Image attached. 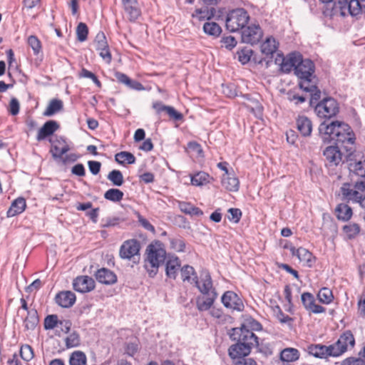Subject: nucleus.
<instances>
[{
	"label": "nucleus",
	"instance_id": "obj_1",
	"mask_svg": "<svg viewBox=\"0 0 365 365\" xmlns=\"http://www.w3.org/2000/svg\"><path fill=\"white\" fill-rule=\"evenodd\" d=\"M230 338L237 343L230 346L229 356L235 364L245 365V357L258 345L257 336L245 329H232Z\"/></svg>",
	"mask_w": 365,
	"mask_h": 365
},
{
	"label": "nucleus",
	"instance_id": "obj_2",
	"mask_svg": "<svg viewBox=\"0 0 365 365\" xmlns=\"http://www.w3.org/2000/svg\"><path fill=\"white\" fill-rule=\"evenodd\" d=\"M319 132L324 141H333L336 144H354L355 140L351 128L337 120L330 123H322L319 126Z\"/></svg>",
	"mask_w": 365,
	"mask_h": 365
},
{
	"label": "nucleus",
	"instance_id": "obj_3",
	"mask_svg": "<svg viewBox=\"0 0 365 365\" xmlns=\"http://www.w3.org/2000/svg\"><path fill=\"white\" fill-rule=\"evenodd\" d=\"M145 254L144 267L149 276L153 277L158 273L159 267L164 263L166 251L160 241H155L147 247Z\"/></svg>",
	"mask_w": 365,
	"mask_h": 365
},
{
	"label": "nucleus",
	"instance_id": "obj_4",
	"mask_svg": "<svg viewBox=\"0 0 365 365\" xmlns=\"http://www.w3.org/2000/svg\"><path fill=\"white\" fill-rule=\"evenodd\" d=\"M249 20L250 16L245 9H236L228 13L225 26L230 32H236L244 29Z\"/></svg>",
	"mask_w": 365,
	"mask_h": 365
},
{
	"label": "nucleus",
	"instance_id": "obj_5",
	"mask_svg": "<svg viewBox=\"0 0 365 365\" xmlns=\"http://www.w3.org/2000/svg\"><path fill=\"white\" fill-rule=\"evenodd\" d=\"M336 7L338 8L342 16H358L365 14V0H337Z\"/></svg>",
	"mask_w": 365,
	"mask_h": 365
},
{
	"label": "nucleus",
	"instance_id": "obj_6",
	"mask_svg": "<svg viewBox=\"0 0 365 365\" xmlns=\"http://www.w3.org/2000/svg\"><path fill=\"white\" fill-rule=\"evenodd\" d=\"M363 187L364 185L361 183H359V182H356L355 184L343 183L340 188L342 200L359 203V200H361L364 195Z\"/></svg>",
	"mask_w": 365,
	"mask_h": 365
},
{
	"label": "nucleus",
	"instance_id": "obj_7",
	"mask_svg": "<svg viewBox=\"0 0 365 365\" xmlns=\"http://www.w3.org/2000/svg\"><path fill=\"white\" fill-rule=\"evenodd\" d=\"M315 112L321 118H331L339 113L338 103L332 98H324L317 104Z\"/></svg>",
	"mask_w": 365,
	"mask_h": 365
},
{
	"label": "nucleus",
	"instance_id": "obj_8",
	"mask_svg": "<svg viewBox=\"0 0 365 365\" xmlns=\"http://www.w3.org/2000/svg\"><path fill=\"white\" fill-rule=\"evenodd\" d=\"M355 344V339L351 331L341 334L338 340L332 344L335 356H339L346 351L352 349Z\"/></svg>",
	"mask_w": 365,
	"mask_h": 365
},
{
	"label": "nucleus",
	"instance_id": "obj_9",
	"mask_svg": "<svg viewBox=\"0 0 365 365\" xmlns=\"http://www.w3.org/2000/svg\"><path fill=\"white\" fill-rule=\"evenodd\" d=\"M348 168L350 173L365 177V158L359 153L350 154L348 159Z\"/></svg>",
	"mask_w": 365,
	"mask_h": 365
},
{
	"label": "nucleus",
	"instance_id": "obj_10",
	"mask_svg": "<svg viewBox=\"0 0 365 365\" xmlns=\"http://www.w3.org/2000/svg\"><path fill=\"white\" fill-rule=\"evenodd\" d=\"M300 60V54L292 53L287 57L282 54H277L274 62L279 66L280 71L284 73H289L292 68L295 70L297 63Z\"/></svg>",
	"mask_w": 365,
	"mask_h": 365
},
{
	"label": "nucleus",
	"instance_id": "obj_11",
	"mask_svg": "<svg viewBox=\"0 0 365 365\" xmlns=\"http://www.w3.org/2000/svg\"><path fill=\"white\" fill-rule=\"evenodd\" d=\"M140 242L135 239L125 241L120 247L119 255L122 259H131L139 255Z\"/></svg>",
	"mask_w": 365,
	"mask_h": 365
},
{
	"label": "nucleus",
	"instance_id": "obj_12",
	"mask_svg": "<svg viewBox=\"0 0 365 365\" xmlns=\"http://www.w3.org/2000/svg\"><path fill=\"white\" fill-rule=\"evenodd\" d=\"M192 282L195 284V286L202 294H210L212 292H216L212 285L211 276L207 271L202 272L199 280L197 276H195L192 279Z\"/></svg>",
	"mask_w": 365,
	"mask_h": 365
},
{
	"label": "nucleus",
	"instance_id": "obj_13",
	"mask_svg": "<svg viewBox=\"0 0 365 365\" xmlns=\"http://www.w3.org/2000/svg\"><path fill=\"white\" fill-rule=\"evenodd\" d=\"M262 31L259 25H251L244 29L242 33V41L245 43H257L262 37Z\"/></svg>",
	"mask_w": 365,
	"mask_h": 365
},
{
	"label": "nucleus",
	"instance_id": "obj_14",
	"mask_svg": "<svg viewBox=\"0 0 365 365\" xmlns=\"http://www.w3.org/2000/svg\"><path fill=\"white\" fill-rule=\"evenodd\" d=\"M314 71L313 62L309 59H302L300 54V60L297 63L295 74L299 78H310Z\"/></svg>",
	"mask_w": 365,
	"mask_h": 365
},
{
	"label": "nucleus",
	"instance_id": "obj_15",
	"mask_svg": "<svg viewBox=\"0 0 365 365\" xmlns=\"http://www.w3.org/2000/svg\"><path fill=\"white\" fill-rule=\"evenodd\" d=\"M223 305L233 310L242 311L244 304L241 299L232 291H227L224 293L221 299Z\"/></svg>",
	"mask_w": 365,
	"mask_h": 365
},
{
	"label": "nucleus",
	"instance_id": "obj_16",
	"mask_svg": "<svg viewBox=\"0 0 365 365\" xmlns=\"http://www.w3.org/2000/svg\"><path fill=\"white\" fill-rule=\"evenodd\" d=\"M51 153L52 157L56 161L59 159H62V156L70 150L69 145L62 138H57L55 140H51Z\"/></svg>",
	"mask_w": 365,
	"mask_h": 365
},
{
	"label": "nucleus",
	"instance_id": "obj_17",
	"mask_svg": "<svg viewBox=\"0 0 365 365\" xmlns=\"http://www.w3.org/2000/svg\"><path fill=\"white\" fill-rule=\"evenodd\" d=\"M302 302L304 308L314 314H321L326 312V309L316 304L314 297L309 292H304L301 296Z\"/></svg>",
	"mask_w": 365,
	"mask_h": 365
},
{
	"label": "nucleus",
	"instance_id": "obj_18",
	"mask_svg": "<svg viewBox=\"0 0 365 365\" xmlns=\"http://www.w3.org/2000/svg\"><path fill=\"white\" fill-rule=\"evenodd\" d=\"M73 286L76 291L86 293L95 288V282L88 276H80L74 279Z\"/></svg>",
	"mask_w": 365,
	"mask_h": 365
},
{
	"label": "nucleus",
	"instance_id": "obj_19",
	"mask_svg": "<svg viewBox=\"0 0 365 365\" xmlns=\"http://www.w3.org/2000/svg\"><path fill=\"white\" fill-rule=\"evenodd\" d=\"M334 349L332 344L325 346L322 344L312 345L309 347V352L312 356L317 358H327L329 356L336 357Z\"/></svg>",
	"mask_w": 365,
	"mask_h": 365
},
{
	"label": "nucleus",
	"instance_id": "obj_20",
	"mask_svg": "<svg viewBox=\"0 0 365 365\" xmlns=\"http://www.w3.org/2000/svg\"><path fill=\"white\" fill-rule=\"evenodd\" d=\"M152 107L158 114L165 112L170 118L175 120H181L183 118L182 113L177 111L173 107L165 106L160 101L153 102Z\"/></svg>",
	"mask_w": 365,
	"mask_h": 365
},
{
	"label": "nucleus",
	"instance_id": "obj_21",
	"mask_svg": "<svg viewBox=\"0 0 365 365\" xmlns=\"http://www.w3.org/2000/svg\"><path fill=\"white\" fill-rule=\"evenodd\" d=\"M324 155L328 166H336L341 162V153L337 147H327L324 151Z\"/></svg>",
	"mask_w": 365,
	"mask_h": 365
},
{
	"label": "nucleus",
	"instance_id": "obj_22",
	"mask_svg": "<svg viewBox=\"0 0 365 365\" xmlns=\"http://www.w3.org/2000/svg\"><path fill=\"white\" fill-rule=\"evenodd\" d=\"M292 255L297 256L304 266L308 267L313 266L315 262V258L308 250L303 247H299L298 249L293 248L292 249Z\"/></svg>",
	"mask_w": 365,
	"mask_h": 365
},
{
	"label": "nucleus",
	"instance_id": "obj_23",
	"mask_svg": "<svg viewBox=\"0 0 365 365\" xmlns=\"http://www.w3.org/2000/svg\"><path fill=\"white\" fill-rule=\"evenodd\" d=\"M217 292H212L210 294H202L196 298V307L200 312L209 310L217 299Z\"/></svg>",
	"mask_w": 365,
	"mask_h": 365
},
{
	"label": "nucleus",
	"instance_id": "obj_24",
	"mask_svg": "<svg viewBox=\"0 0 365 365\" xmlns=\"http://www.w3.org/2000/svg\"><path fill=\"white\" fill-rule=\"evenodd\" d=\"M124 10L131 21H135L140 15L137 0H122Z\"/></svg>",
	"mask_w": 365,
	"mask_h": 365
},
{
	"label": "nucleus",
	"instance_id": "obj_25",
	"mask_svg": "<svg viewBox=\"0 0 365 365\" xmlns=\"http://www.w3.org/2000/svg\"><path fill=\"white\" fill-rule=\"evenodd\" d=\"M221 183L225 189L230 192H237L240 187L239 179L235 175L233 170L228 175H222Z\"/></svg>",
	"mask_w": 365,
	"mask_h": 365
},
{
	"label": "nucleus",
	"instance_id": "obj_26",
	"mask_svg": "<svg viewBox=\"0 0 365 365\" xmlns=\"http://www.w3.org/2000/svg\"><path fill=\"white\" fill-rule=\"evenodd\" d=\"M296 127L304 137L309 136L312 130L311 120L304 115H299L296 119Z\"/></svg>",
	"mask_w": 365,
	"mask_h": 365
},
{
	"label": "nucleus",
	"instance_id": "obj_27",
	"mask_svg": "<svg viewBox=\"0 0 365 365\" xmlns=\"http://www.w3.org/2000/svg\"><path fill=\"white\" fill-rule=\"evenodd\" d=\"M56 302L61 307H71L76 302V295L71 291H63L56 294Z\"/></svg>",
	"mask_w": 365,
	"mask_h": 365
},
{
	"label": "nucleus",
	"instance_id": "obj_28",
	"mask_svg": "<svg viewBox=\"0 0 365 365\" xmlns=\"http://www.w3.org/2000/svg\"><path fill=\"white\" fill-rule=\"evenodd\" d=\"M59 128L58 124L54 120H48L43 124L38 132L36 140L41 141L48 136L54 133Z\"/></svg>",
	"mask_w": 365,
	"mask_h": 365
},
{
	"label": "nucleus",
	"instance_id": "obj_29",
	"mask_svg": "<svg viewBox=\"0 0 365 365\" xmlns=\"http://www.w3.org/2000/svg\"><path fill=\"white\" fill-rule=\"evenodd\" d=\"M96 277L100 283L105 284H113L117 281L115 273L106 268L98 269L96 274Z\"/></svg>",
	"mask_w": 365,
	"mask_h": 365
},
{
	"label": "nucleus",
	"instance_id": "obj_30",
	"mask_svg": "<svg viewBox=\"0 0 365 365\" xmlns=\"http://www.w3.org/2000/svg\"><path fill=\"white\" fill-rule=\"evenodd\" d=\"M115 77L118 82L125 85L131 89L136 91H143L145 89L144 86L140 82L130 79L125 73L116 72L115 73Z\"/></svg>",
	"mask_w": 365,
	"mask_h": 365
},
{
	"label": "nucleus",
	"instance_id": "obj_31",
	"mask_svg": "<svg viewBox=\"0 0 365 365\" xmlns=\"http://www.w3.org/2000/svg\"><path fill=\"white\" fill-rule=\"evenodd\" d=\"M180 262L178 257L170 258L166 263V275L171 279H175L180 270Z\"/></svg>",
	"mask_w": 365,
	"mask_h": 365
},
{
	"label": "nucleus",
	"instance_id": "obj_32",
	"mask_svg": "<svg viewBox=\"0 0 365 365\" xmlns=\"http://www.w3.org/2000/svg\"><path fill=\"white\" fill-rule=\"evenodd\" d=\"M26 200L23 197H18L12 203L7 211V217H14L23 212L26 208Z\"/></svg>",
	"mask_w": 365,
	"mask_h": 365
},
{
	"label": "nucleus",
	"instance_id": "obj_33",
	"mask_svg": "<svg viewBox=\"0 0 365 365\" xmlns=\"http://www.w3.org/2000/svg\"><path fill=\"white\" fill-rule=\"evenodd\" d=\"M213 180L214 178L205 172H198L191 176V184L195 186H202L210 183Z\"/></svg>",
	"mask_w": 365,
	"mask_h": 365
},
{
	"label": "nucleus",
	"instance_id": "obj_34",
	"mask_svg": "<svg viewBox=\"0 0 365 365\" xmlns=\"http://www.w3.org/2000/svg\"><path fill=\"white\" fill-rule=\"evenodd\" d=\"M336 216L338 220L342 221L349 220L352 216V209L348 205L341 203L335 209Z\"/></svg>",
	"mask_w": 365,
	"mask_h": 365
},
{
	"label": "nucleus",
	"instance_id": "obj_35",
	"mask_svg": "<svg viewBox=\"0 0 365 365\" xmlns=\"http://www.w3.org/2000/svg\"><path fill=\"white\" fill-rule=\"evenodd\" d=\"M278 44L273 37H268L261 45V51L267 56H272L277 51Z\"/></svg>",
	"mask_w": 365,
	"mask_h": 365
},
{
	"label": "nucleus",
	"instance_id": "obj_36",
	"mask_svg": "<svg viewBox=\"0 0 365 365\" xmlns=\"http://www.w3.org/2000/svg\"><path fill=\"white\" fill-rule=\"evenodd\" d=\"M63 102L58 99H52L43 112L44 116H52L63 109Z\"/></svg>",
	"mask_w": 365,
	"mask_h": 365
},
{
	"label": "nucleus",
	"instance_id": "obj_37",
	"mask_svg": "<svg viewBox=\"0 0 365 365\" xmlns=\"http://www.w3.org/2000/svg\"><path fill=\"white\" fill-rule=\"evenodd\" d=\"M299 358L298 349L294 348H286L281 351L280 359L287 362L295 361Z\"/></svg>",
	"mask_w": 365,
	"mask_h": 365
},
{
	"label": "nucleus",
	"instance_id": "obj_38",
	"mask_svg": "<svg viewBox=\"0 0 365 365\" xmlns=\"http://www.w3.org/2000/svg\"><path fill=\"white\" fill-rule=\"evenodd\" d=\"M38 323V317L36 310L28 311L27 317L24 320V327L28 330H33Z\"/></svg>",
	"mask_w": 365,
	"mask_h": 365
},
{
	"label": "nucleus",
	"instance_id": "obj_39",
	"mask_svg": "<svg viewBox=\"0 0 365 365\" xmlns=\"http://www.w3.org/2000/svg\"><path fill=\"white\" fill-rule=\"evenodd\" d=\"M179 207L182 212L190 215L200 216L203 214L200 208L189 202H181L179 203Z\"/></svg>",
	"mask_w": 365,
	"mask_h": 365
},
{
	"label": "nucleus",
	"instance_id": "obj_40",
	"mask_svg": "<svg viewBox=\"0 0 365 365\" xmlns=\"http://www.w3.org/2000/svg\"><path fill=\"white\" fill-rule=\"evenodd\" d=\"M262 329V325L256 320L250 318L245 321L240 327L233 328L232 329H245L250 333H253V331H259Z\"/></svg>",
	"mask_w": 365,
	"mask_h": 365
},
{
	"label": "nucleus",
	"instance_id": "obj_41",
	"mask_svg": "<svg viewBox=\"0 0 365 365\" xmlns=\"http://www.w3.org/2000/svg\"><path fill=\"white\" fill-rule=\"evenodd\" d=\"M317 298L320 302L325 304H329L333 301L334 295L332 291L330 289L327 287H323L319 291L317 294Z\"/></svg>",
	"mask_w": 365,
	"mask_h": 365
},
{
	"label": "nucleus",
	"instance_id": "obj_42",
	"mask_svg": "<svg viewBox=\"0 0 365 365\" xmlns=\"http://www.w3.org/2000/svg\"><path fill=\"white\" fill-rule=\"evenodd\" d=\"M86 356L81 351H76L73 352L69 359L70 365H86Z\"/></svg>",
	"mask_w": 365,
	"mask_h": 365
},
{
	"label": "nucleus",
	"instance_id": "obj_43",
	"mask_svg": "<svg viewBox=\"0 0 365 365\" xmlns=\"http://www.w3.org/2000/svg\"><path fill=\"white\" fill-rule=\"evenodd\" d=\"M361 228L357 223H349L343 227V231L349 239L356 237L360 232Z\"/></svg>",
	"mask_w": 365,
	"mask_h": 365
},
{
	"label": "nucleus",
	"instance_id": "obj_44",
	"mask_svg": "<svg viewBox=\"0 0 365 365\" xmlns=\"http://www.w3.org/2000/svg\"><path fill=\"white\" fill-rule=\"evenodd\" d=\"M115 159L120 164H124L125 163L133 164L135 162V156L132 153L126 151L117 153L115 156Z\"/></svg>",
	"mask_w": 365,
	"mask_h": 365
},
{
	"label": "nucleus",
	"instance_id": "obj_45",
	"mask_svg": "<svg viewBox=\"0 0 365 365\" xmlns=\"http://www.w3.org/2000/svg\"><path fill=\"white\" fill-rule=\"evenodd\" d=\"M104 197L112 202H120L123 197V192L118 189L111 188L105 192Z\"/></svg>",
	"mask_w": 365,
	"mask_h": 365
},
{
	"label": "nucleus",
	"instance_id": "obj_46",
	"mask_svg": "<svg viewBox=\"0 0 365 365\" xmlns=\"http://www.w3.org/2000/svg\"><path fill=\"white\" fill-rule=\"evenodd\" d=\"M203 30L207 34L217 36L221 33L220 26L215 22H206L203 26Z\"/></svg>",
	"mask_w": 365,
	"mask_h": 365
},
{
	"label": "nucleus",
	"instance_id": "obj_47",
	"mask_svg": "<svg viewBox=\"0 0 365 365\" xmlns=\"http://www.w3.org/2000/svg\"><path fill=\"white\" fill-rule=\"evenodd\" d=\"M65 344L67 348H73L80 345L81 338L76 331H73L65 339Z\"/></svg>",
	"mask_w": 365,
	"mask_h": 365
},
{
	"label": "nucleus",
	"instance_id": "obj_48",
	"mask_svg": "<svg viewBox=\"0 0 365 365\" xmlns=\"http://www.w3.org/2000/svg\"><path fill=\"white\" fill-rule=\"evenodd\" d=\"M108 179L115 186H120L124 182L122 173L118 170L110 171L108 175Z\"/></svg>",
	"mask_w": 365,
	"mask_h": 365
},
{
	"label": "nucleus",
	"instance_id": "obj_49",
	"mask_svg": "<svg viewBox=\"0 0 365 365\" xmlns=\"http://www.w3.org/2000/svg\"><path fill=\"white\" fill-rule=\"evenodd\" d=\"M180 271L181 277L184 282L187 281L189 282H193L192 279L197 275L192 267L185 265L181 268Z\"/></svg>",
	"mask_w": 365,
	"mask_h": 365
},
{
	"label": "nucleus",
	"instance_id": "obj_50",
	"mask_svg": "<svg viewBox=\"0 0 365 365\" xmlns=\"http://www.w3.org/2000/svg\"><path fill=\"white\" fill-rule=\"evenodd\" d=\"M252 51L251 49L242 48V50L237 52V57L238 61L242 64H246L250 60Z\"/></svg>",
	"mask_w": 365,
	"mask_h": 365
},
{
	"label": "nucleus",
	"instance_id": "obj_51",
	"mask_svg": "<svg viewBox=\"0 0 365 365\" xmlns=\"http://www.w3.org/2000/svg\"><path fill=\"white\" fill-rule=\"evenodd\" d=\"M27 43L32 48L34 54H38L41 51V43L36 36H30L27 39Z\"/></svg>",
	"mask_w": 365,
	"mask_h": 365
},
{
	"label": "nucleus",
	"instance_id": "obj_52",
	"mask_svg": "<svg viewBox=\"0 0 365 365\" xmlns=\"http://www.w3.org/2000/svg\"><path fill=\"white\" fill-rule=\"evenodd\" d=\"M88 29L86 24L79 23L76 29L77 38L79 41L83 42L87 39Z\"/></svg>",
	"mask_w": 365,
	"mask_h": 365
},
{
	"label": "nucleus",
	"instance_id": "obj_53",
	"mask_svg": "<svg viewBox=\"0 0 365 365\" xmlns=\"http://www.w3.org/2000/svg\"><path fill=\"white\" fill-rule=\"evenodd\" d=\"M170 248L175 252H184L185 243L181 238H170Z\"/></svg>",
	"mask_w": 365,
	"mask_h": 365
},
{
	"label": "nucleus",
	"instance_id": "obj_54",
	"mask_svg": "<svg viewBox=\"0 0 365 365\" xmlns=\"http://www.w3.org/2000/svg\"><path fill=\"white\" fill-rule=\"evenodd\" d=\"M20 355L23 360L29 361L34 358V351L29 345H22L20 349Z\"/></svg>",
	"mask_w": 365,
	"mask_h": 365
},
{
	"label": "nucleus",
	"instance_id": "obj_55",
	"mask_svg": "<svg viewBox=\"0 0 365 365\" xmlns=\"http://www.w3.org/2000/svg\"><path fill=\"white\" fill-rule=\"evenodd\" d=\"M58 319L57 315L52 314L47 316L44 319V329H53L56 327H58Z\"/></svg>",
	"mask_w": 365,
	"mask_h": 365
},
{
	"label": "nucleus",
	"instance_id": "obj_56",
	"mask_svg": "<svg viewBox=\"0 0 365 365\" xmlns=\"http://www.w3.org/2000/svg\"><path fill=\"white\" fill-rule=\"evenodd\" d=\"M94 44L96 50L108 46L103 32H98L95 38Z\"/></svg>",
	"mask_w": 365,
	"mask_h": 365
},
{
	"label": "nucleus",
	"instance_id": "obj_57",
	"mask_svg": "<svg viewBox=\"0 0 365 365\" xmlns=\"http://www.w3.org/2000/svg\"><path fill=\"white\" fill-rule=\"evenodd\" d=\"M221 46L228 50L232 49L237 45L236 39L231 36L222 37L220 40Z\"/></svg>",
	"mask_w": 365,
	"mask_h": 365
},
{
	"label": "nucleus",
	"instance_id": "obj_58",
	"mask_svg": "<svg viewBox=\"0 0 365 365\" xmlns=\"http://www.w3.org/2000/svg\"><path fill=\"white\" fill-rule=\"evenodd\" d=\"M300 79H301V81L299 83V87L301 89L307 91V92H310L311 91H314L316 86L312 83L310 78H300Z\"/></svg>",
	"mask_w": 365,
	"mask_h": 365
},
{
	"label": "nucleus",
	"instance_id": "obj_59",
	"mask_svg": "<svg viewBox=\"0 0 365 365\" xmlns=\"http://www.w3.org/2000/svg\"><path fill=\"white\" fill-rule=\"evenodd\" d=\"M212 15H213L212 11H211V12H210V11L207 9H197L195 11V12L192 14V16L197 17L200 20H202V19H210Z\"/></svg>",
	"mask_w": 365,
	"mask_h": 365
},
{
	"label": "nucleus",
	"instance_id": "obj_60",
	"mask_svg": "<svg viewBox=\"0 0 365 365\" xmlns=\"http://www.w3.org/2000/svg\"><path fill=\"white\" fill-rule=\"evenodd\" d=\"M20 104L16 98H12L10 101L9 106V111L12 115H16L19 113Z\"/></svg>",
	"mask_w": 365,
	"mask_h": 365
},
{
	"label": "nucleus",
	"instance_id": "obj_61",
	"mask_svg": "<svg viewBox=\"0 0 365 365\" xmlns=\"http://www.w3.org/2000/svg\"><path fill=\"white\" fill-rule=\"evenodd\" d=\"M97 51H99L100 56L103 58V60L106 63H110V61L112 60V56H111V53L110 52L108 46L103 48L97 49Z\"/></svg>",
	"mask_w": 365,
	"mask_h": 365
},
{
	"label": "nucleus",
	"instance_id": "obj_62",
	"mask_svg": "<svg viewBox=\"0 0 365 365\" xmlns=\"http://www.w3.org/2000/svg\"><path fill=\"white\" fill-rule=\"evenodd\" d=\"M228 212L230 215V217H229L230 220H233L235 223H237L240 221L242 216V212L240 209L230 208L228 210Z\"/></svg>",
	"mask_w": 365,
	"mask_h": 365
},
{
	"label": "nucleus",
	"instance_id": "obj_63",
	"mask_svg": "<svg viewBox=\"0 0 365 365\" xmlns=\"http://www.w3.org/2000/svg\"><path fill=\"white\" fill-rule=\"evenodd\" d=\"M187 148L191 151L195 153L199 156H201L202 154V149L201 148V145L197 142L192 141L188 143Z\"/></svg>",
	"mask_w": 365,
	"mask_h": 365
},
{
	"label": "nucleus",
	"instance_id": "obj_64",
	"mask_svg": "<svg viewBox=\"0 0 365 365\" xmlns=\"http://www.w3.org/2000/svg\"><path fill=\"white\" fill-rule=\"evenodd\" d=\"M341 365H365V362L361 359L348 358L342 361Z\"/></svg>",
	"mask_w": 365,
	"mask_h": 365
}]
</instances>
